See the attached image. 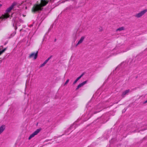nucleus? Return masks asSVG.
Wrapping results in <instances>:
<instances>
[{
    "label": "nucleus",
    "mask_w": 147,
    "mask_h": 147,
    "mask_svg": "<svg viewBox=\"0 0 147 147\" xmlns=\"http://www.w3.org/2000/svg\"><path fill=\"white\" fill-rule=\"evenodd\" d=\"M16 26H18V24L17 23L16 24Z\"/></svg>",
    "instance_id": "17"
},
{
    "label": "nucleus",
    "mask_w": 147,
    "mask_h": 147,
    "mask_svg": "<svg viewBox=\"0 0 147 147\" xmlns=\"http://www.w3.org/2000/svg\"><path fill=\"white\" fill-rule=\"evenodd\" d=\"M84 74H81L79 77H78L76 80L77 81H78L81 78L82 76Z\"/></svg>",
    "instance_id": "10"
},
{
    "label": "nucleus",
    "mask_w": 147,
    "mask_h": 147,
    "mask_svg": "<svg viewBox=\"0 0 147 147\" xmlns=\"http://www.w3.org/2000/svg\"><path fill=\"white\" fill-rule=\"evenodd\" d=\"M129 90H127L123 92L121 96L122 97H124L129 92Z\"/></svg>",
    "instance_id": "7"
},
{
    "label": "nucleus",
    "mask_w": 147,
    "mask_h": 147,
    "mask_svg": "<svg viewBox=\"0 0 147 147\" xmlns=\"http://www.w3.org/2000/svg\"><path fill=\"white\" fill-rule=\"evenodd\" d=\"M77 81H77L76 80H75L74 82V83H73V84H76V83L77 82Z\"/></svg>",
    "instance_id": "14"
},
{
    "label": "nucleus",
    "mask_w": 147,
    "mask_h": 147,
    "mask_svg": "<svg viewBox=\"0 0 147 147\" xmlns=\"http://www.w3.org/2000/svg\"><path fill=\"white\" fill-rule=\"evenodd\" d=\"M69 79H67L66 80V81L65 82V83L64 84V85H65L66 84H67L68 83V82H69Z\"/></svg>",
    "instance_id": "12"
},
{
    "label": "nucleus",
    "mask_w": 147,
    "mask_h": 147,
    "mask_svg": "<svg viewBox=\"0 0 147 147\" xmlns=\"http://www.w3.org/2000/svg\"><path fill=\"white\" fill-rule=\"evenodd\" d=\"M124 30V28L123 27H120L117 29L116 31H121Z\"/></svg>",
    "instance_id": "8"
},
{
    "label": "nucleus",
    "mask_w": 147,
    "mask_h": 147,
    "mask_svg": "<svg viewBox=\"0 0 147 147\" xmlns=\"http://www.w3.org/2000/svg\"><path fill=\"white\" fill-rule=\"evenodd\" d=\"M40 131V129H38L31 134L29 137L28 140H30L33 137L35 136Z\"/></svg>",
    "instance_id": "3"
},
{
    "label": "nucleus",
    "mask_w": 147,
    "mask_h": 147,
    "mask_svg": "<svg viewBox=\"0 0 147 147\" xmlns=\"http://www.w3.org/2000/svg\"><path fill=\"white\" fill-rule=\"evenodd\" d=\"M38 56V51L36 53H33L30 54L29 57V58H33L34 59H35L37 58Z\"/></svg>",
    "instance_id": "4"
},
{
    "label": "nucleus",
    "mask_w": 147,
    "mask_h": 147,
    "mask_svg": "<svg viewBox=\"0 0 147 147\" xmlns=\"http://www.w3.org/2000/svg\"><path fill=\"white\" fill-rule=\"evenodd\" d=\"M6 49H7L6 48H5L4 49H3L2 50L3 51V52H4L6 50Z\"/></svg>",
    "instance_id": "15"
},
{
    "label": "nucleus",
    "mask_w": 147,
    "mask_h": 147,
    "mask_svg": "<svg viewBox=\"0 0 147 147\" xmlns=\"http://www.w3.org/2000/svg\"><path fill=\"white\" fill-rule=\"evenodd\" d=\"M147 11V9H144L141 11L140 12L136 14L135 16L137 18L141 17L144 15Z\"/></svg>",
    "instance_id": "2"
},
{
    "label": "nucleus",
    "mask_w": 147,
    "mask_h": 147,
    "mask_svg": "<svg viewBox=\"0 0 147 147\" xmlns=\"http://www.w3.org/2000/svg\"><path fill=\"white\" fill-rule=\"evenodd\" d=\"M87 81H86L82 82V83L80 84L77 86L76 90H77L83 86L85 84L87 83Z\"/></svg>",
    "instance_id": "5"
},
{
    "label": "nucleus",
    "mask_w": 147,
    "mask_h": 147,
    "mask_svg": "<svg viewBox=\"0 0 147 147\" xmlns=\"http://www.w3.org/2000/svg\"><path fill=\"white\" fill-rule=\"evenodd\" d=\"M85 37L84 36H82L81 38L80 39L79 41L78 42L77 44L76 45H78L81 44L82 42L84 40V39L85 38Z\"/></svg>",
    "instance_id": "6"
},
{
    "label": "nucleus",
    "mask_w": 147,
    "mask_h": 147,
    "mask_svg": "<svg viewBox=\"0 0 147 147\" xmlns=\"http://www.w3.org/2000/svg\"><path fill=\"white\" fill-rule=\"evenodd\" d=\"M45 63L44 62V63H43L41 65H40V67H42L43 66H44L45 65Z\"/></svg>",
    "instance_id": "13"
},
{
    "label": "nucleus",
    "mask_w": 147,
    "mask_h": 147,
    "mask_svg": "<svg viewBox=\"0 0 147 147\" xmlns=\"http://www.w3.org/2000/svg\"><path fill=\"white\" fill-rule=\"evenodd\" d=\"M1 48H3V46H1L0 47V55L4 52H3V50H1Z\"/></svg>",
    "instance_id": "9"
},
{
    "label": "nucleus",
    "mask_w": 147,
    "mask_h": 147,
    "mask_svg": "<svg viewBox=\"0 0 147 147\" xmlns=\"http://www.w3.org/2000/svg\"><path fill=\"white\" fill-rule=\"evenodd\" d=\"M128 50V49H127V50L126 51H127Z\"/></svg>",
    "instance_id": "18"
},
{
    "label": "nucleus",
    "mask_w": 147,
    "mask_h": 147,
    "mask_svg": "<svg viewBox=\"0 0 147 147\" xmlns=\"http://www.w3.org/2000/svg\"><path fill=\"white\" fill-rule=\"evenodd\" d=\"M2 6V5L1 4H0V7Z\"/></svg>",
    "instance_id": "16"
},
{
    "label": "nucleus",
    "mask_w": 147,
    "mask_h": 147,
    "mask_svg": "<svg viewBox=\"0 0 147 147\" xmlns=\"http://www.w3.org/2000/svg\"><path fill=\"white\" fill-rule=\"evenodd\" d=\"M48 2V0H41L40 4L34 5L32 8V11L36 12L41 10L42 9V7L46 5Z\"/></svg>",
    "instance_id": "1"
},
{
    "label": "nucleus",
    "mask_w": 147,
    "mask_h": 147,
    "mask_svg": "<svg viewBox=\"0 0 147 147\" xmlns=\"http://www.w3.org/2000/svg\"><path fill=\"white\" fill-rule=\"evenodd\" d=\"M51 56L49 58H48L44 62L46 64L48 62V61L49 60V59L51 58Z\"/></svg>",
    "instance_id": "11"
}]
</instances>
